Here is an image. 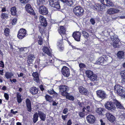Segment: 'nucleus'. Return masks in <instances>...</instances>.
Segmentation results:
<instances>
[{
  "mask_svg": "<svg viewBox=\"0 0 125 125\" xmlns=\"http://www.w3.org/2000/svg\"><path fill=\"white\" fill-rule=\"evenodd\" d=\"M21 3H26L28 2L29 0H20Z\"/></svg>",
  "mask_w": 125,
  "mask_h": 125,
  "instance_id": "nucleus-54",
  "label": "nucleus"
},
{
  "mask_svg": "<svg viewBox=\"0 0 125 125\" xmlns=\"http://www.w3.org/2000/svg\"><path fill=\"white\" fill-rule=\"evenodd\" d=\"M3 123L1 124V125H9V124L7 121H3Z\"/></svg>",
  "mask_w": 125,
  "mask_h": 125,
  "instance_id": "nucleus-59",
  "label": "nucleus"
},
{
  "mask_svg": "<svg viewBox=\"0 0 125 125\" xmlns=\"http://www.w3.org/2000/svg\"><path fill=\"white\" fill-rule=\"evenodd\" d=\"M117 56L120 59L123 58L124 57V53L122 51H119L117 53Z\"/></svg>",
  "mask_w": 125,
  "mask_h": 125,
  "instance_id": "nucleus-29",
  "label": "nucleus"
},
{
  "mask_svg": "<svg viewBox=\"0 0 125 125\" xmlns=\"http://www.w3.org/2000/svg\"><path fill=\"white\" fill-rule=\"evenodd\" d=\"M13 75V74L11 73L7 72L5 73V76L7 79L10 78Z\"/></svg>",
  "mask_w": 125,
  "mask_h": 125,
  "instance_id": "nucleus-34",
  "label": "nucleus"
},
{
  "mask_svg": "<svg viewBox=\"0 0 125 125\" xmlns=\"http://www.w3.org/2000/svg\"><path fill=\"white\" fill-rule=\"evenodd\" d=\"M96 93L98 97L101 99H104L106 98L107 95L105 91L102 90H99L96 92Z\"/></svg>",
  "mask_w": 125,
  "mask_h": 125,
  "instance_id": "nucleus-7",
  "label": "nucleus"
},
{
  "mask_svg": "<svg viewBox=\"0 0 125 125\" xmlns=\"http://www.w3.org/2000/svg\"><path fill=\"white\" fill-rule=\"evenodd\" d=\"M119 95L122 97H125V91L123 90L122 92H121Z\"/></svg>",
  "mask_w": 125,
  "mask_h": 125,
  "instance_id": "nucleus-48",
  "label": "nucleus"
},
{
  "mask_svg": "<svg viewBox=\"0 0 125 125\" xmlns=\"http://www.w3.org/2000/svg\"><path fill=\"white\" fill-rule=\"evenodd\" d=\"M32 76L34 77L33 79L37 82H39V79L38 73L37 72L33 73L32 74Z\"/></svg>",
  "mask_w": 125,
  "mask_h": 125,
  "instance_id": "nucleus-26",
  "label": "nucleus"
},
{
  "mask_svg": "<svg viewBox=\"0 0 125 125\" xmlns=\"http://www.w3.org/2000/svg\"><path fill=\"white\" fill-rule=\"evenodd\" d=\"M111 40L113 42L112 45L115 48H118L120 47L119 44V40L117 36L114 35L112 36L111 37Z\"/></svg>",
  "mask_w": 125,
  "mask_h": 125,
  "instance_id": "nucleus-3",
  "label": "nucleus"
},
{
  "mask_svg": "<svg viewBox=\"0 0 125 125\" xmlns=\"http://www.w3.org/2000/svg\"><path fill=\"white\" fill-rule=\"evenodd\" d=\"M62 72L63 75L65 77H67L70 74V71L69 69L65 66H63L62 68Z\"/></svg>",
  "mask_w": 125,
  "mask_h": 125,
  "instance_id": "nucleus-8",
  "label": "nucleus"
},
{
  "mask_svg": "<svg viewBox=\"0 0 125 125\" xmlns=\"http://www.w3.org/2000/svg\"><path fill=\"white\" fill-rule=\"evenodd\" d=\"M65 29L63 26H61L60 27L59 32L60 34H64L65 33Z\"/></svg>",
  "mask_w": 125,
  "mask_h": 125,
  "instance_id": "nucleus-28",
  "label": "nucleus"
},
{
  "mask_svg": "<svg viewBox=\"0 0 125 125\" xmlns=\"http://www.w3.org/2000/svg\"><path fill=\"white\" fill-rule=\"evenodd\" d=\"M88 122L89 123L93 124L95 121V117L92 115H89L86 117Z\"/></svg>",
  "mask_w": 125,
  "mask_h": 125,
  "instance_id": "nucleus-13",
  "label": "nucleus"
},
{
  "mask_svg": "<svg viewBox=\"0 0 125 125\" xmlns=\"http://www.w3.org/2000/svg\"><path fill=\"white\" fill-rule=\"evenodd\" d=\"M48 61L47 60H42L40 61V63L42 65H46L48 63Z\"/></svg>",
  "mask_w": 125,
  "mask_h": 125,
  "instance_id": "nucleus-46",
  "label": "nucleus"
},
{
  "mask_svg": "<svg viewBox=\"0 0 125 125\" xmlns=\"http://www.w3.org/2000/svg\"><path fill=\"white\" fill-rule=\"evenodd\" d=\"M79 92L82 94L87 95L88 94V91L86 88L82 86H80L78 87Z\"/></svg>",
  "mask_w": 125,
  "mask_h": 125,
  "instance_id": "nucleus-14",
  "label": "nucleus"
},
{
  "mask_svg": "<svg viewBox=\"0 0 125 125\" xmlns=\"http://www.w3.org/2000/svg\"><path fill=\"white\" fill-rule=\"evenodd\" d=\"M89 79L91 81L93 82L94 83H95L97 81V76L96 74H94L90 77Z\"/></svg>",
  "mask_w": 125,
  "mask_h": 125,
  "instance_id": "nucleus-24",
  "label": "nucleus"
},
{
  "mask_svg": "<svg viewBox=\"0 0 125 125\" xmlns=\"http://www.w3.org/2000/svg\"><path fill=\"white\" fill-rule=\"evenodd\" d=\"M101 2L104 5L110 6L112 5V3L110 0H100Z\"/></svg>",
  "mask_w": 125,
  "mask_h": 125,
  "instance_id": "nucleus-22",
  "label": "nucleus"
},
{
  "mask_svg": "<svg viewBox=\"0 0 125 125\" xmlns=\"http://www.w3.org/2000/svg\"><path fill=\"white\" fill-rule=\"evenodd\" d=\"M75 0H67L66 3L69 5L71 6L74 2Z\"/></svg>",
  "mask_w": 125,
  "mask_h": 125,
  "instance_id": "nucleus-44",
  "label": "nucleus"
},
{
  "mask_svg": "<svg viewBox=\"0 0 125 125\" xmlns=\"http://www.w3.org/2000/svg\"><path fill=\"white\" fill-rule=\"evenodd\" d=\"M26 103L28 111L31 112V106L30 100L28 99H27L26 101Z\"/></svg>",
  "mask_w": 125,
  "mask_h": 125,
  "instance_id": "nucleus-18",
  "label": "nucleus"
},
{
  "mask_svg": "<svg viewBox=\"0 0 125 125\" xmlns=\"http://www.w3.org/2000/svg\"><path fill=\"white\" fill-rule=\"evenodd\" d=\"M59 91L62 93V95L63 96H66L67 94V91L69 89L68 87L64 85H60L59 86Z\"/></svg>",
  "mask_w": 125,
  "mask_h": 125,
  "instance_id": "nucleus-5",
  "label": "nucleus"
},
{
  "mask_svg": "<svg viewBox=\"0 0 125 125\" xmlns=\"http://www.w3.org/2000/svg\"><path fill=\"white\" fill-rule=\"evenodd\" d=\"M11 14L12 15H15L16 13V8L15 7H12L10 10Z\"/></svg>",
  "mask_w": 125,
  "mask_h": 125,
  "instance_id": "nucleus-33",
  "label": "nucleus"
},
{
  "mask_svg": "<svg viewBox=\"0 0 125 125\" xmlns=\"http://www.w3.org/2000/svg\"><path fill=\"white\" fill-rule=\"evenodd\" d=\"M8 17V15L6 13H2L1 15V18L3 19H6Z\"/></svg>",
  "mask_w": 125,
  "mask_h": 125,
  "instance_id": "nucleus-45",
  "label": "nucleus"
},
{
  "mask_svg": "<svg viewBox=\"0 0 125 125\" xmlns=\"http://www.w3.org/2000/svg\"><path fill=\"white\" fill-rule=\"evenodd\" d=\"M42 50L45 53L49 56H51L52 54L50 51L49 48L46 47H44L42 49Z\"/></svg>",
  "mask_w": 125,
  "mask_h": 125,
  "instance_id": "nucleus-25",
  "label": "nucleus"
},
{
  "mask_svg": "<svg viewBox=\"0 0 125 125\" xmlns=\"http://www.w3.org/2000/svg\"><path fill=\"white\" fill-rule=\"evenodd\" d=\"M17 19H14L12 21V25L15 24L16 22Z\"/></svg>",
  "mask_w": 125,
  "mask_h": 125,
  "instance_id": "nucleus-60",
  "label": "nucleus"
},
{
  "mask_svg": "<svg viewBox=\"0 0 125 125\" xmlns=\"http://www.w3.org/2000/svg\"><path fill=\"white\" fill-rule=\"evenodd\" d=\"M81 35V33L79 31L73 32V37L77 41H80Z\"/></svg>",
  "mask_w": 125,
  "mask_h": 125,
  "instance_id": "nucleus-10",
  "label": "nucleus"
},
{
  "mask_svg": "<svg viewBox=\"0 0 125 125\" xmlns=\"http://www.w3.org/2000/svg\"><path fill=\"white\" fill-rule=\"evenodd\" d=\"M17 101L18 103H21L22 100V99H21V96L19 93H17Z\"/></svg>",
  "mask_w": 125,
  "mask_h": 125,
  "instance_id": "nucleus-35",
  "label": "nucleus"
},
{
  "mask_svg": "<svg viewBox=\"0 0 125 125\" xmlns=\"http://www.w3.org/2000/svg\"><path fill=\"white\" fill-rule=\"evenodd\" d=\"M105 10L104 7L102 5L100 4V6L99 8V10L100 11H104Z\"/></svg>",
  "mask_w": 125,
  "mask_h": 125,
  "instance_id": "nucleus-51",
  "label": "nucleus"
},
{
  "mask_svg": "<svg viewBox=\"0 0 125 125\" xmlns=\"http://www.w3.org/2000/svg\"><path fill=\"white\" fill-rule=\"evenodd\" d=\"M85 73L86 76L89 78L94 74L93 72L90 70L86 71L85 72Z\"/></svg>",
  "mask_w": 125,
  "mask_h": 125,
  "instance_id": "nucleus-31",
  "label": "nucleus"
},
{
  "mask_svg": "<svg viewBox=\"0 0 125 125\" xmlns=\"http://www.w3.org/2000/svg\"><path fill=\"white\" fill-rule=\"evenodd\" d=\"M26 11L32 15H34L35 14V13L34 12V10L32 8H30L28 10H27Z\"/></svg>",
  "mask_w": 125,
  "mask_h": 125,
  "instance_id": "nucleus-37",
  "label": "nucleus"
},
{
  "mask_svg": "<svg viewBox=\"0 0 125 125\" xmlns=\"http://www.w3.org/2000/svg\"><path fill=\"white\" fill-rule=\"evenodd\" d=\"M67 115H62V119L64 120H65V119L67 118Z\"/></svg>",
  "mask_w": 125,
  "mask_h": 125,
  "instance_id": "nucleus-63",
  "label": "nucleus"
},
{
  "mask_svg": "<svg viewBox=\"0 0 125 125\" xmlns=\"http://www.w3.org/2000/svg\"><path fill=\"white\" fill-rule=\"evenodd\" d=\"M48 91L49 93L51 94H54L56 95H58V94L55 92L53 89L49 90Z\"/></svg>",
  "mask_w": 125,
  "mask_h": 125,
  "instance_id": "nucleus-42",
  "label": "nucleus"
},
{
  "mask_svg": "<svg viewBox=\"0 0 125 125\" xmlns=\"http://www.w3.org/2000/svg\"><path fill=\"white\" fill-rule=\"evenodd\" d=\"M68 112V110L67 108H65L63 111V113L64 114H66Z\"/></svg>",
  "mask_w": 125,
  "mask_h": 125,
  "instance_id": "nucleus-62",
  "label": "nucleus"
},
{
  "mask_svg": "<svg viewBox=\"0 0 125 125\" xmlns=\"http://www.w3.org/2000/svg\"><path fill=\"white\" fill-rule=\"evenodd\" d=\"M50 5L52 7L58 9H60V6L58 0H49Z\"/></svg>",
  "mask_w": 125,
  "mask_h": 125,
  "instance_id": "nucleus-4",
  "label": "nucleus"
},
{
  "mask_svg": "<svg viewBox=\"0 0 125 125\" xmlns=\"http://www.w3.org/2000/svg\"><path fill=\"white\" fill-rule=\"evenodd\" d=\"M27 34L26 31L25 29L22 28L19 31L17 37L20 39H21L25 37Z\"/></svg>",
  "mask_w": 125,
  "mask_h": 125,
  "instance_id": "nucleus-6",
  "label": "nucleus"
},
{
  "mask_svg": "<svg viewBox=\"0 0 125 125\" xmlns=\"http://www.w3.org/2000/svg\"><path fill=\"white\" fill-rule=\"evenodd\" d=\"M18 49L21 53H24L27 50V48L26 47L18 48Z\"/></svg>",
  "mask_w": 125,
  "mask_h": 125,
  "instance_id": "nucleus-39",
  "label": "nucleus"
},
{
  "mask_svg": "<svg viewBox=\"0 0 125 125\" xmlns=\"http://www.w3.org/2000/svg\"><path fill=\"white\" fill-rule=\"evenodd\" d=\"M86 4L87 6H89V7L91 8L93 7V4L90 2L86 1Z\"/></svg>",
  "mask_w": 125,
  "mask_h": 125,
  "instance_id": "nucleus-49",
  "label": "nucleus"
},
{
  "mask_svg": "<svg viewBox=\"0 0 125 125\" xmlns=\"http://www.w3.org/2000/svg\"><path fill=\"white\" fill-rule=\"evenodd\" d=\"M37 0V4L38 6H39L42 4L44 3L45 1L44 0Z\"/></svg>",
  "mask_w": 125,
  "mask_h": 125,
  "instance_id": "nucleus-43",
  "label": "nucleus"
},
{
  "mask_svg": "<svg viewBox=\"0 0 125 125\" xmlns=\"http://www.w3.org/2000/svg\"><path fill=\"white\" fill-rule=\"evenodd\" d=\"M82 33L84 37L85 38H88L89 36L88 33L84 31H82Z\"/></svg>",
  "mask_w": 125,
  "mask_h": 125,
  "instance_id": "nucleus-41",
  "label": "nucleus"
},
{
  "mask_svg": "<svg viewBox=\"0 0 125 125\" xmlns=\"http://www.w3.org/2000/svg\"><path fill=\"white\" fill-rule=\"evenodd\" d=\"M58 46L59 47H60L61 46L62 44V42L61 41H60L58 42Z\"/></svg>",
  "mask_w": 125,
  "mask_h": 125,
  "instance_id": "nucleus-58",
  "label": "nucleus"
},
{
  "mask_svg": "<svg viewBox=\"0 0 125 125\" xmlns=\"http://www.w3.org/2000/svg\"><path fill=\"white\" fill-rule=\"evenodd\" d=\"M31 8L32 7L29 4H28L26 5L25 6L26 10H28L29 9H30V8Z\"/></svg>",
  "mask_w": 125,
  "mask_h": 125,
  "instance_id": "nucleus-53",
  "label": "nucleus"
},
{
  "mask_svg": "<svg viewBox=\"0 0 125 125\" xmlns=\"http://www.w3.org/2000/svg\"><path fill=\"white\" fill-rule=\"evenodd\" d=\"M114 103L115 104V105L118 108L120 109H122L123 107L121 103L116 99L114 100Z\"/></svg>",
  "mask_w": 125,
  "mask_h": 125,
  "instance_id": "nucleus-23",
  "label": "nucleus"
},
{
  "mask_svg": "<svg viewBox=\"0 0 125 125\" xmlns=\"http://www.w3.org/2000/svg\"><path fill=\"white\" fill-rule=\"evenodd\" d=\"M4 96L7 100H8L9 99V95L7 93H5L4 94Z\"/></svg>",
  "mask_w": 125,
  "mask_h": 125,
  "instance_id": "nucleus-61",
  "label": "nucleus"
},
{
  "mask_svg": "<svg viewBox=\"0 0 125 125\" xmlns=\"http://www.w3.org/2000/svg\"><path fill=\"white\" fill-rule=\"evenodd\" d=\"M4 64L3 62L2 61L0 62V66L3 67H4Z\"/></svg>",
  "mask_w": 125,
  "mask_h": 125,
  "instance_id": "nucleus-64",
  "label": "nucleus"
},
{
  "mask_svg": "<svg viewBox=\"0 0 125 125\" xmlns=\"http://www.w3.org/2000/svg\"><path fill=\"white\" fill-rule=\"evenodd\" d=\"M96 62L97 64L99 65H106L107 64L106 60L103 57H100L98 58Z\"/></svg>",
  "mask_w": 125,
  "mask_h": 125,
  "instance_id": "nucleus-12",
  "label": "nucleus"
},
{
  "mask_svg": "<svg viewBox=\"0 0 125 125\" xmlns=\"http://www.w3.org/2000/svg\"><path fill=\"white\" fill-rule=\"evenodd\" d=\"M79 66L80 68H82L85 67V65L83 63H80L79 64Z\"/></svg>",
  "mask_w": 125,
  "mask_h": 125,
  "instance_id": "nucleus-57",
  "label": "nucleus"
},
{
  "mask_svg": "<svg viewBox=\"0 0 125 125\" xmlns=\"http://www.w3.org/2000/svg\"><path fill=\"white\" fill-rule=\"evenodd\" d=\"M45 98L46 100L51 102L53 101V99L52 97L48 95H46L45 96Z\"/></svg>",
  "mask_w": 125,
  "mask_h": 125,
  "instance_id": "nucleus-32",
  "label": "nucleus"
},
{
  "mask_svg": "<svg viewBox=\"0 0 125 125\" xmlns=\"http://www.w3.org/2000/svg\"><path fill=\"white\" fill-rule=\"evenodd\" d=\"M35 58L34 56L32 54H31L28 56L27 62L28 64H30L33 62Z\"/></svg>",
  "mask_w": 125,
  "mask_h": 125,
  "instance_id": "nucleus-21",
  "label": "nucleus"
},
{
  "mask_svg": "<svg viewBox=\"0 0 125 125\" xmlns=\"http://www.w3.org/2000/svg\"><path fill=\"white\" fill-rule=\"evenodd\" d=\"M119 11V10L117 8H110L107 11V13L110 14L116 13Z\"/></svg>",
  "mask_w": 125,
  "mask_h": 125,
  "instance_id": "nucleus-16",
  "label": "nucleus"
},
{
  "mask_svg": "<svg viewBox=\"0 0 125 125\" xmlns=\"http://www.w3.org/2000/svg\"><path fill=\"white\" fill-rule=\"evenodd\" d=\"M114 100L113 102L108 101L104 105L105 108L107 110L111 111H115L116 108L114 104Z\"/></svg>",
  "mask_w": 125,
  "mask_h": 125,
  "instance_id": "nucleus-2",
  "label": "nucleus"
},
{
  "mask_svg": "<svg viewBox=\"0 0 125 125\" xmlns=\"http://www.w3.org/2000/svg\"><path fill=\"white\" fill-rule=\"evenodd\" d=\"M96 112L100 115H102L104 114V110L103 108H99L96 109Z\"/></svg>",
  "mask_w": 125,
  "mask_h": 125,
  "instance_id": "nucleus-27",
  "label": "nucleus"
},
{
  "mask_svg": "<svg viewBox=\"0 0 125 125\" xmlns=\"http://www.w3.org/2000/svg\"><path fill=\"white\" fill-rule=\"evenodd\" d=\"M38 114L37 113H35L34 114L33 118V122L34 123H35L38 121Z\"/></svg>",
  "mask_w": 125,
  "mask_h": 125,
  "instance_id": "nucleus-30",
  "label": "nucleus"
},
{
  "mask_svg": "<svg viewBox=\"0 0 125 125\" xmlns=\"http://www.w3.org/2000/svg\"><path fill=\"white\" fill-rule=\"evenodd\" d=\"M123 90L122 87L120 85H116L114 87V91L115 93L119 95Z\"/></svg>",
  "mask_w": 125,
  "mask_h": 125,
  "instance_id": "nucleus-11",
  "label": "nucleus"
},
{
  "mask_svg": "<svg viewBox=\"0 0 125 125\" xmlns=\"http://www.w3.org/2000/svg\"><path fill=\"white\" fill-rule=\"evenodd\" d=\"M30 91L32 95H35L38 93V89L34 86L32 87L31 88Z\"/></svg>",
  "mask_w": 125,
  "mask_h": 125,
  "instance_id": "nucleus-20",
  "label": "nucleus"
},
{
  "mask_svg": "<svg viewBox=\"0 0 125 125\" xmlns=\"http://www.w3.org/2000/svg\"><path fill=\"white\" fill-rule=\"evenodd\" d=\"M40 119L43 121H45L46 118V115L43 112L39 111L38 113Z\"/></svg>",
  "mask_w": 125,
  "mask_h": 125,
  "instance_id": "nucleus-19",
  "label": "nucleus"
},
{
  "mask_svg": "<svg viewBox=\"0 0 125 125\" xmlns=\"http://www.w3.org/2000/svg\"><path fill=\"white\" fill-rule=\"evenodd\" d=\"M73 12L76 16L77 17H81L83 14L84 10L81 6H77L74 8Z\"/></svg>",
  "mask_w": 125,
  "mask_h": 125,
  "instance_id": "nucleus-1",
  "label": "nucleus"
},
{
  "mask_svg": "<svg viewBox=\"0 0 125 125\" xmlns=\"http://www.w3.org/2000/svg\"><path fill=\"white\" fill-rule=\"evenodd\" d=\"M39 11L40 13L44 15H46L48 13L47 8L44 6L40 7L39 9Z\"/></svg>",
  "mask_w": 125,
  "mask_h": 125,
  "instance_id": "nucleus-9",
  "label": "nucleus"
},
{
  "mask_svg": "<svg viewBox=\"0 0 125 125\" xmlns=\"http://www.w3.org/2000/svg\"><path fill=\"white\" fill-rule=\"evenodd\" d=\"M90 22L93 25H94L95 23V20L94 19L91 18L90 20Z\"/></svg>",
  "mask_w": 125,
  "mask_h": 125,
  "instance_id": "nucleus-56",
  "label": "nucleus"
},
{
  "mask_svg": "<svg viewBox=\"0 0 125 125\" xmlns=\"http://www.w3.org/2000/svg\"><path fill=\"white\" fill-rule=\"evenodd\" d=\"M84 109H86L87 111L88 112L90 111V107L89 106H83V110Z\"/></svg>",
  "mask_w": 125,
  "mask_h": 125,
  "instance_id": "nucleus-50",
  "label": "nucleus"
},
{
  "mask_svg": "<svg viewBox=\"0 0 125 125\" xmlns=\"http://www.w3.org/2000/svg\"><path fill=\"white\" fill-rule=\"evenodd\" d=\"M39 20L42 25L43 26H46L47 25V22L45 18L42 16H40L39 18Z\"/></svg>",
  "mask_w": 125,
  "mask_h": 125,
  "instance_id": "nucleus-15",
  "label": "nucleus"
},
{
  "mask_svg": "<svg viewBox=\"0 0 125 125\" xmlns=\"http://www.w3.org/2000/svg\"><path fill=\"white\" fill-rule=\"evenodd\" d=\"M106 116L108 120L111 122H114L115 120V117L111 114L107 113L106 114Z\"/></svg>",
  "mask_w": 125,
  "mask_h": 125,
  "instance_id": "nucleus-17",
  "label": "nucleus"
},
{
  "mask_svg": "<svg viewBox=\"0 0 125 125\" xmlns=\"http://www.w3.org/2000/svg\"><path fill=\"white\" fill-rule=\"evenodd\" d=\"M120 74L122 76V78L123 79H125V71H122Z\"/></svg>",
  "mask_w": 125,
  "mask_h": 125,
  "instance_id": "nucleus-47",
  "label": "nucleus"
},
{
  "mask_svg": "<svg viewBox=\"0 0 125 125\" xmlns=\"http://www.w3.org/2000/svg\"><path fill=\"white\" fill-rule=\"evenodd\" d=\"M100 6V4H96L93 5V7L92 8L94 10H99V8Z\"/></svg>",
  "mask_w": 125,
  "mask_h": 125,
  "instance_id": "nucleus-36",
  "label": "nucleus"
},
{
  "mask_svg": "<svg viewBox=\"0 0 125 125\" xmlns=\"http://www.w3.org/2000/svg\"><path fill=\"white\" fill-rule=\"evenodd\" d=\"M120 116L121 117H123L125 118V112L123 111H121Z\"/></svg>",
  "mask_w": 125,
  "mask_h": 125,
  "instance_id": "nucleus-52",
  "label": "nucleus"
},
{
  "mask_svg": "<svg viewBox=\"0 0 125 125\" xmlns=\"http://www.w3.org/2000/svg\"><path fill=\"white\" fill-rule=\"evenodd\" d=\"M67 94L66 96H63L66 97L67 99H68L70 100H73L74 99V98L73 96H72L70 95L69 94L67 93Z\"/></svg>",
  "mask_w": 125,
  "mask_h": 125,
  "instance_id": "nucleus-38",
  "label": "nucleus"
},
{
  "mask_svg": "<svg viewBox=\"0 0 125 125\" xmlns=\"http://www.w3.org/2000/svg\"><path fill=\"white\" fill-rule=\"evenodd\" d=\"M10 32V30L8 28H6L4 31V34L6 36H8Z\"/></svg>",
  "mask_w": 125,
  "mask_h": 125,
  "instance_id": "nucleus-40",
  "label": "nucleus"
},
{
  "mask_svg": "<svg viewBox=\"0 0 125 125\" xmlns=\"http://www.w3.org/2000/svg\"><path fill=\"white\" fill-rule=\"evenodd\" d=\"M79 115L80 117H83L84 116V114L83 112H80L79 113Z\"/></svg>",
  "mask_w": 125,
  "mask_h": 125,
  "instance_id": "nucleus-55",
  "label": "nucleus"
}]
</instances>
